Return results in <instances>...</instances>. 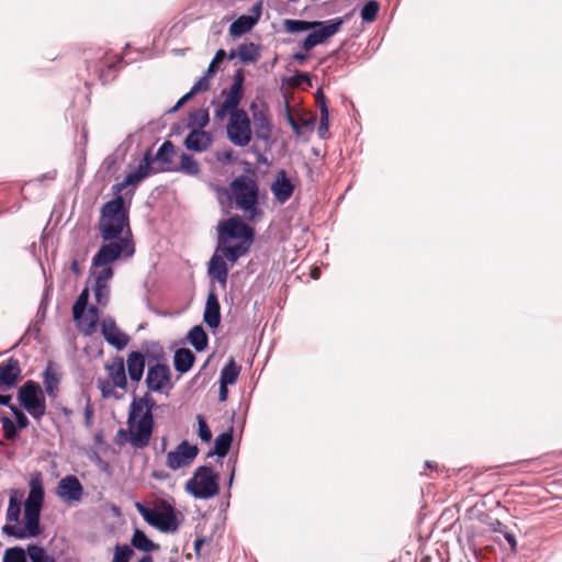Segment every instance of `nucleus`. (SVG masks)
Wrapping results in <instances>:
<instances>
[{
	"label": "nucleus",
	"mask_w": 562,
	"mask_h": 562,
	"mask_svg": "<svg viewBox=\"0 0 562 562\" xmlns=\"http://www.w3.org/2000/svg\"><path fill=\"white\" fill-rule=\"evenodd\" d=\"M29 485V496L24 502L23 527H20L19 522L24 492L16 488L10 491L9 504L5 514L7 524L2 527V532L16 539L35 538L42 533L40 518L44 502V487L40 472L32 475Z\"/></svg>",
	"instance_id": "1"
},
{
	"label": "nucleus",
	"mask_w": 562,
	"mask_h": 562,
	"mask_svg": "<svg viewBox=\"0 0 562 562\" xmlns=\"http://www.w3.org/2000/svg\"><path fill=\"white\" fill-rule=\"evenodd\" d=\"M229 201L240 210L248 221H255L262 215L259 206V184L256 170L247 164L245 172L238 175L229 183L226 191Z\"/></svg>",
	"instance_id": "2"
},
{
	"label": "nucleus",
	"mask_w": 562,
	"mask_h": 562,
	"mask_svg": "<svg viewBox=\"0 0 562 562\" xmlns=\"http://www.w3.org/2000/svg\"><path fill=\"white\" fill-rule=\"evenodd\" d=\"M128 225V217L124 207L122 195L106 202L101 207L98 228L104 240L122 238L124 228Z\"/></svg>",
	"instance_id": "3"
},
{
	"label": "nucleus",
	"mask_w": 562,
	"mask_h": 562,
	"mask_svg": "<svg viewBox=\"0 0 562 562\" xmlns=\"http://www.w3.org/2000/svg\"><path fill=\"white\" fill-rule=\"evenodd\" d=\"M143 519L162 532H175L179 528L176 509L165 499L143 503Z\"/></svg>",
	"instance_id": "4"
},
{
	"label": "nucleus",
	"mask_w": 562,
	"mask_h": 562,
	"mask_svg": "<svg viewBox=\"0 0 562 562\" xmlns=\"http://www.w3.org/2000/svg\"><path fill=\"white\" fill-rule=\"evenodd\" d=\"M85 55L88 75H94L103 85L115 78L117 65L123 63V57L106 52L88 50Z\"/></svg>",
	"instance_id": "5"
},
{
	"label": "nucleus",
	"mask_w": 562,
	"mask_h": 562,
	"mask_svg": "<svg viewBox=\"0 0 562 562\" xmlns=\"http://www.w3.org/2000/svg\"><path fill=\"white\" fill-rule=\"evenodd\" d=\"M218 475L210 465L195 469L186 483V491L196 499H210L218 493Z\"/></svg>",
	"instance_id": "6"
},
{
	"label": "nucleus",
	"mask_w": 562,
	"mask_h": 562,
	"mask_svg": "<svg viewBox=\"0 0 562 562\" xmlns=\"http://www.w3.org/2000/svg\"><path fill=\"white\" fill-rule=\"evenodd\" d=\"M18 401L36 422H41L46 415L45 392L36 381L27 380L20 386Z\"/></svg>",
	"instance_id": "7"
},
{
	"label": "nucleus",
	"mask_w": 562,
	"mask_h": 562,
	"mask_svg": "<svg viewBox=\"0 0 562 562\" xmlns=\"http://www.w3.org/2000/svg\"><path fill=\"white\" fill-rule=\"evenodd\" d=\"M255 232L251 226L246 224L238 215L223 220L217 225V248L227 245L232 239H240L239 243L251 244Z\"/></svg>",
	"instance_id": "8"
},
{
	"label": "nucleus",
	"mask_w": 562,
	"mask_h": 562,
	"mask_svg": "<svg viewBox=\"0 0 562 562\" xmlns=\"http://www.w3.org/2000/svg\"><path fill=\"white\" fill-rule=\"evenodd\" d=\"M114 442L124 446L127 442L135 448H140V400L134 396L127 419V428L117 430Z\"/></svg>",
	"instance_id": "9"
},
{
	"label": "nucleus",
	"mask_w": 562,
	"mask_h": 562,
	"mask_svg": "<svg viewBox=\"0 0 562 562\" xmlns=\"http://www.w3.org/2000/svg\"><path fill=\"white\" fill-rule=\"evenodd\" d=\"M227 137L232 144L238 147H245L249 144L252 136L251 123L246 111L232 113L227 126Z\"/></svg>",
	"instance_id": "10"
},
{
	"label": "nucleus",
	"mask_w": 562,
	"mask_h": 562,
	"mask_svg": "<svg viewBox=\"0 0 562 562\" xmlns=\"http://www.w3.org/2000/svg\"><path fill=\"white\" fill-rule=\"evenodd\" d=\"M134 245L127 238H119L116 241L102 245L92 259L94 267L108 266L121 255L126 257L134 254Z\"/></svg>",
	"instance_id": "11"
},
{
	"label": "nucleus",
	"mask_w": 562,
	"mask_h": 562,
	"mask_svg": "<svg viewBox=\"0 0 562 562\" xmlns=\"http://www.w3.org/2000/svg\"><path fill=\"white\" fill-rule=\"evenodd\" d=\"M145 383L149 392L168 396L173 389L170 367L167 363L150 366L147 370Z\"/></svg>",
	"instance_id": "12"
},
{
	"label": "nucleus",
	"mask_w": 562,
	"mask_h": 562,
	"mask_svg": "<svg viewBox=\"0 0 562 562\" xmlns=\"http://www.w3.org/2000/svg\"><path fill=\"white\" fill-rule=\"evenodd\" d=\"M176 155L175 145L171 140H165L158 148L154 160L159 165L160 171L175 172L176 161L173 156ZM153 158L150 151L143 154V178L147 176V169L149 168Z\"/></svg>",
	"instance_id": "13"
},
{
	"label": "nucleus",
	"mask_w": 562,
	"mask_h": 562,
	"mask_svg": "<svg viewBox=\"0 0 562 562\" xmlns=\"http://www.w3.org/2000/svg\"><path fill=\"white\" fill-rule=\"evenodd\" d=\"M317 23H321L322 25H318L316 29H312V32L304 38L302 43V48L306 52L316 45L322 44L326 38L336 34L340 26L344 24V19L336 18L328 21H317Z\"/></svg>",
	"instance_id": "14"
},
{
	"label": "nucleus",
	"mask_w": 562,
	"mask_h": 562,
	"mask_svg": "<svg viewBox=\"0 0 562 562\" xmlns=\"http://www.w3.org/2000/svg\"><path fill=\"white\" fill-rule=\"evenodd\" d=\"M198 453L199 448L196 445H190L187 440H182L173 451L167 454L166 464L169 469L176 471L190 464Z\"/></svg>",
	"instance_id": "15"
},
{
	"label": "nucleus",
	"mask_w": 562,
	"mask_h": 562,
	"mask_svg": "<svg viewBox=\"0 0 562 562\" xmlns=\"http://www.w3.org/2000/svg\"><path fill=\"white\" fill-rule=\"evenodd\" d=\"M244 81L245 76L241 69H237L233 77V83L228 89L222 90V95L225 97L223 103L228 106L233 113L245 111L239 108L244 97Z\"/></svg>",
	"instance_id": "16"
},
{
	"label": "nucleus",
	"mask_w": 562,
	"mask_h": 562,
	"mask_svg": "<svg viewBox=\"0 0 562 562\" xmlns=\"http://www.w3.org/2000/svg\"><path fill=\"white\" fill-rule=\"evenodd\" d=\"M106 370L111 381L99 380L98 382L103 396L110 395L112 386H119L122 389L126 386V374L123 358H115L111 364L106 366Z\"/></svg>",
	"instance_id": "17"
},
{
	"label": "nucleus",
	"mask_w": 562,
	"mask_h": 562,
	"mask_svg": "<svg viewBox=\"0 0 562 562\" xmlns=\"http://www.w3.org/2000/svg\"><path fill=\"white\" fill-rule=\"evenodd\" d=\"M101 334L111 346L123 350L130 344V336L122 331L111 317L103 318L100 323Z\"/></svg>",
	"instance_id": "18"
},
{
	"label": "nucleus",
	"mask_w": 562,
	"mask_h": 562,
	"mask_svg": "<svg viewBox=\"0 0 562 562\" xmlns=\"http://www.w3.org/2000/svg\"><path fill=\"white\" fill-rule=\"evenodd\" d=\"M21 372L20 361L14 357L0 362V391L13 389L21 379Z\"/></svg>",
	"instance_id": "19"
},
{
	"label": "nucleus",
	"mask_w": 562,
	"mask_h": 562,
	"mask_svg": "<svg viewBox=\"0 0 562 562\" xmlns=\"http://www.w3.org/2000/svg\"><path fill=\"white\" fill-rule=\"evenodd\" d=\"M56 493L65 502H79L83 487L77 476L66 475L58 482Z\"/></svg>",
	"instance_id": "20"
},
{
	"label": "nucleus",
	"mask_w": 562,
	"mask_h": 562,
	"mask_svg": "<svg viewBox=\"0 0 562 562\" xmlns=\"http://www.w3.org/2000/svg\"><path fill=\"white\" fill-rule=\"evenodd\" d=\"M203 321L212 329L218 327L221 323V305L214 284L211 285L206 297Z\"/></svg>",
	"instance_id": "21"
},
{
	"label": "nucleus",
	"mask_w": 562,
	"mask_h": 562,
	"mask_svg": "<svg viewBox=\"0 0 562 562\" xmlns=\"http://www.w3.org/2000/svg\"><path fill=\"white\" fill-rule=\"evenodd\" d=\"M254 15L243 14L238 16L231 25H229V34L233 37H239L246 33H248L259 21L261 14V4L257 3L252 8Z\"/></svg>",
	"instance_id": "22"
},
{
	"label": "nucleus",
	"mask_w": 562,
	"mask_h": 562,
	"mask_svg": "<svg viewBox=\"0 0 562 562\" xmlns=\"http://www.w3.org/2000/svg\"><path fill=\"white\" fill-rule=\"evenodd\" d=\"M250 110L252 112L255 134L257 138L269 140L272 133V126L268 110H259L255 103L251 104Z\"/></svg>",
	"instance_id": "23"
},
{
	"label": "nucleus",
	"mask_w": 562,
	"mask_h": 562,
	"mask_svg": "<svg viewBox=\"0 0 562 562\" xmlns=\"http://www.w3.org/2000/svg\"><path fill=\"white\" fill-rule=\"evenodd\" d=\"M156 402L153 396L147 392L143 394V447L147 446L154 428L153 408Z\"/></svg>",
	"instance_id": "24"
},
{
	"label": "nucleus",
	"mask_w": 562,
	"mask_h": 562,
	"mask_svg": "<svg viewBox=\"0 0 562 562\" xmlns=\"http://www.w3.org/2000/svg\"><path fill=\"white\" fill-rule=\"evenodd\" d=\"M271 191L277 201L280 203L286 202L293 194L294 184L286 177L284 170H280L277 175L276 180L271 184Z\"/></svg>",
	"instance_id": "25"
},
{
	"label": "nucleus",
	"mask_w": 562,
	"mask_h": 562,
	"mask_svg": "<svg viewBox=\"0 0 562 562\" xmlns=\"http://www.w3.org/2000/svg\"><path fill=\"white\" fill-rule=\"evenodd\" d=\"M212 144V135L200 128H193L186 137L184 145L187 149L202 153Z\"/></svg>",
	"instance_id": "26"
},
{
	"label": "nucleus",
	"mask_w": 562,
	"mask_h": 562,
	"mask_svg": "<svg viewBox=\"0 0 562 562\" xmlns=\"http://www.w3.org/2000/svg\"><path fill=\"white\" fill-rule=\"evenodd\" d=\"M217 252L218 251H215V254L211 257L207 272L212 279H215L218 283L225 286L227 283L228 267L224 260V256L218 255Z\"/></svg>",
	"instance_id": "27"
},
{
	"label": "nucleus",
	"mask_w": 562,
	"mask_h": 562,
	"mask_svg": "<svg viewBox=\"0 0 562 562\" xmlns=\"http://www.w3.org/2000/svg\"><path fill=\"white\" fill-rule=\"evenodd\" d=\"M238 57L244 64L256 63L260 58V46L255 43H243L237 46V49H232L227 57L234 59Z\"/></svg>",
	"instance_id": "28"
},
{
	"label": "nucleus",
	"mask_w": 562,
	"mask_h": 562,
	"mask_svg": "<svg viewBox=\"0 0 562 562\" xmlns=\"http://www.w3.org/2000/svg\"><path fill=\"white\" fill-rule=\"evenodd\" d=\"M76 321L78 323L79 330L83 335H86V336L92 335L95 331L97 325H98V322H99V311H98V307L91 305L88 308L87 313L85 311L83 315L79 319H76Z\"/></svg>",
	"instance_id": "29"
},
{
	"label": "nucleus",
	"mask_w": 562,
	"mask_h": 562,
	"mask_svg": "<svg viewBox=\"0 0 562 562\" xmlns=\"http://www.w3.org/2000/svg\"><path fill=\"white\" fill-rule=\"evenodd\" d=\"M195 361L194 353L188 348H179L173 356L175 370L180 373H187L191 370Z\"/></svg>",
	"instance_id": "30"
},
{
	"label": "nucleus",
	"mask_w": 562,
	"mask_h": 562,
	"mask_svg": "<svg viewBox=\"0 0 562 562\" xmlns=\"http://www.w3.org/2000/svg\"><path fill=\"white\" fill-rule=\"evenodd\" d=\"M233 427L222 432L215 438L214 450L207 453V457L217 456L224 458L231 450L233 443Z\"/></svg>",
	"instance_id": "31"
},
{
	"label": "nucleus",
	"mask_w": 562,
	"mask_h": 562,
	"mask_svg": "<svg viewBox=\"0 0 562 562\" xmlns=\"http://www.w3.org/2000/svg\"><path fill=\"white\" fill-rule=\"evenodd\" d=\"M42 378L45 393L50 398H55L59 391L60 378L52 364L47 366V368L42 373Z\"/></svg>",
	"instance_id": "32"
},
{
	"label": "nucleus",
	"mask_w": 562,
	"mask_h": 562,
	"mask_svg": "<svg viewBox=\"0 0 562 562\" xmlns=\"http://www.w3.org/2000/svg\"><path fill=\"white\" fill-rule=\"evenodd\" d=\"M187 339L198 352L205 350L207 347L209 337L201 325L193 326L189 330Z\"/></svg>",
	"instance_id": "33"
},
{
	"label": "nucleus",
	"mask_w": 562,
	"mask_h": 562,
	"mask_svg": "<svg viewBox=\"0 0 562 562\" xmlns=\"http://www.w3.org/2000/svg\"><path fill=\"white\" fill-rule=\"evenodd\" d=\"M251 244L246 243H238L234 246H221L220 250L222 252V256L226 258L232 263H235L241 256L246 255L249 250Z\"/></svg>",
	"instance_id": "34"
},
{
	"label": "nucleus",
	"mask_w": 562,
	"mask_h": 562,
	"mask_svg": "<svg viewBox=\"0 0 562 562\" xmlns=\"http://www.w3.org/2000/svg\"><path fill=\"white\" fill-rule=\"evenodd\" d=\"M181 171L189 176H196L200 171V165L198 160L189 154L182 153L180 156V164L176 162V171Z\"/></svg>",
	"instance_id": "35"
},
{
	"label": "nucleus",
	"mask_w": 562,
	"mask_h": 562,
	"mask_svg": "<svg viewBox=\"0 0 562 562\" xmlns=\"http://www.w3.org/2000/svg\"><path fill=\"white\" fill-rule=\"evenodd\" d=\"M240 373V367L231 358L221 370L220 383L235 384Z\"/></svg>",
	"instance_id": "36"
},
{
	"label": "nucleus",
	"mask_w": 562,
	"mask_h": 562,
	"mask_svg": "<svg viewBox=\"0 0 562 562\" xmlns=\"http://www.w3.org/2000/svg\"><path fill=\"white\" fill-rule=\"evenodd\" d=\"M210 122V114L206 108H200L189 113L188 126L193 128L203 130Z\"/></svg>",
	"instance_id": "37"
},
{
	"label": "nucleus",
	"mask_w": 562,
	"mask_h": 562,
	"mask_svg": "<svg viewBox=\"0 0 562 562\" xmlns=\"http://www.w3.org/2000/svg\"><path fill=\"white\" fill-rule=\"evenodd\" d=\"M321 23L317 21H305V20H291L288 19L284 21V29L289 33H297V32H306L312 29H316Z\"/></svg>",
	"instance_id": "38"
},
{
	"label": "nucleus",
	"mask_w": 562,
	"mask_h": 562,
	"mask_svg": "<svg viewBox=\"0 0 562 562\" xmlns=\"http://www.w3.org/2000/svg\"><path fill=\"white\" fill-rule=\"evenodd\" d=\"M26 552L31 562H56L53 555L48 554L43 547L37 544H29Z\"/></svg>",
	"instance_id": "39"
},
{
	"label": "nucleus",
	"mask_w": 562,
	"mask_h": 562,
	"mask_svg": "<svg viewBox=\"0 0 562 562\" xmlns=\"http://www.w3.org/2000/svg\"><path fill=\"white\" fill-rule=\"evenodd\" d=\"M128 373L132 380H140V350L131 352L127 359Z\"/></svg>",
	"instance_id": "40"
},
{
	"label": "nucleus",
	"mask_w": 562,
	"mask_h": 562,
	"mask_svg": "<svg viewBox=\"0 0 562 562\" xmlns=\"http://www.w3.org/2000/svg\"><path fill=\"white\" fill-rule=\"evenodd\" d=\"M380 4L375 0L368 1L361 9V19L366 23L373 22L379 13Z\"/></svg>",
	"instance_id": "41"
},
{
	"label": "nucleus",
	"mask_w": 562,
	"mask_h": 562,
	"mask_svg": "<svg viewBox=\"0 0 562 562\" xmlns=\"http://www.w3.org/2000/svg\"><path fill=\"white\" fill-rule=\"evenodd\" d=\"M88 297H89V291L86 288L80 293V295L78 296L77 301L75 302V304L72 306V314H74L75 319H79L83 315V312L86 311L87 305H88Z\"/></svg>",
	"instance_id": "42"
},
{
	"label": "nucleus",
	"mask_w": 562,
	"mask_h": 562,
	"mask_svg": "<svg viewBox=\"0 0 562 562\" xmlns=\"http://www.w3.org/2000/svg\"><path fill=\"white\" fill-rule=\"evenodd\" d=\"M140 180V165L130 173L122 182L113 186L115 194L121 193L127 186L134 184Z\"/></svg>",
	"instance_id": "43"
},
{
	"label": "nucleus",
	"mask_w": 562,
	"mask_h": 562,
	"mask_svg": "<svg viewBox=\"0 0 562 562\" xmlns=\"http://www.w3.org/2000/svg\"><path fill=\"white\" fill-rule=\"evenodd\" d=\"M93 292L97 303L101 306H105L110 299L109 285L94 283Z\"/></svg>",
	"instance_id": "44"
},
{
	"label": "nucleus",
	"mask_w": 562,
	"mask_h": 562,
	"mask_svg": "<svg viewBox=\"0 0 562 562\" xmlns=\"http://www.w3.org/2000/svg\"><path fill=\"white\" fill-rule=\"evenodd\" d=\"M1 425L3 437L8 440H13L18 436V427L8 416L1 417Z\"/></svg>",
	"instance_id": "45"
},
{
	"label": "nucleus",
	"mask_w": 562,
	"mask_h": 562,
	"mask_svg": "<svg viewBox=\"0 0 562 562\" xmlns=\"http://www.w3.org/2000/svg\"><path fill=\"white\" fill-rule=\"evenodd\" d=\"M198 420V435L203 442H210L212 439V431L202 415L196 416Z\"/></svg>",
	"instance_id": "46"
},
{
	"label": "nucleus",
	"mask_w": 562,
	"mask_h": 562,
	"mask_svg": "<svg viewBox=\"0 0 562 562\" xmlns=\"http://www.w3.org/2000/svg\"><path fill=\"white\" fill-rule=\"evenodd\" d=\"M25 555H27L26 550L20 547L9 548L4 552L3 562H20Z\"/></svg>",
	"instance_id": "47"
},
{
	"label": "nucleus",
	"mask_w": 562,
	"mask_h": 562,
	"mask_svg": "<svg viewBox=\"0 0 562 562\" xmlns=\"http://www.w3.org/2000/svg\"><path fill=\"white\" fill-rule=\"evenodd\" d=\"M100 269L94 271V283L108 284L113 277V270L109 266L99 267Z\"/></svg>",
	"instance_id": "48"
},
{
	"label": "nucleus",
	"mask_w": 562,
	"mask_h": 562,
	"mask_svg": "<svg viewBox=\"0 0 562 562\" xmlns=\"http://www.w3.org/2000/svg\"><path fill=\"white\" fill-rule=\"evenodd\" d=\"M226 52L222 48H220L213 59L211 60L207 69L205 72H207V76H214L216 74V70H217V66L218 64H221L225 58H226Z\"/></svg>",
	"instance_id": "49"
},
{
	"label": "nucleus",
	"mask_w": 562,
	"mask_h": 562,
	"mask_svg": "<svg viewBox=\"0 0 562 562\" xmlns=\"http://www.w3.org/2000/svg\"><path fill=\"white\" fill-rule=\"evenodd\" d=\"M132 553L128 546H116L112 562H128Z\"/></svg>",
	"instance_id": "50"
},
{
	"label": "nucleus",
	"mask_w": 562,
	"mask_h": 562,
	"mask_svg": "<svg viewBox=\"0 0 562 562\" xmlns=\"http://www.w3.org/2000/svg\"><path fill=\"white\" fill-rule=\"evenodd\" d=\"M9 408L11 409L12 414L15 417V425L18 428L24 429L30 425L29 418L20 408H18L15 405H9Z\"/></svg>",
	"instance_id": "51"
},
{
	"label": "nucleus",
	"mask_w": 562,
	"mask_h": 562,
	"mask_svg": "<svg viewBox=\"0 0 562 562\" xmlns=\"http://www.w3.org/2000/svg\"><path fill=\"white\" fill-rule=\"evenodd\" d=\"M212 76H207V72H205L193 86V92H201V91H207L211 87L210 78Z\"/></svg>",
	"instance_id": "52"
},
{
	"label": "nucleus",
	"mask_w": 562,
	"mask_h": 562,
	"mask_svg": "<svg viewBox=\"0 0 562 562\" xmlns=\"http://www.w3.org/2000/svg\"><path fill=\"white\" fill-rule=\"evenodd\" d=\"M315 99H316V104L319 109V114H327L329 113V109H328V105H327V100H326V97L323 92L322 89H317L316 91V94H315Z\"/></svg>",
	"instance_id": "53"
},
{
	"label": "nucleus",
	"mask_w": 562,
	"mask_h": 562,
	"mask_svg": "<svg viewBox=\"0 0 562 562\" xmlns=\"http://www.w3.org/2000/svg\"><path fill=\"white\" fill-rule=\"evenodd\" d=\"M329 128V113L327 114H321L319 125H318V136L322 139H325L327 137Z\"/></svg>",
	"instance_id": "54"
},
{
	"label": "nucleus",
	"mask_w": 562,
	"mask_h": 562,
	"mask_svg": "<svg viewBox=\"0 0 562 562\" xmlns=\"http://www.w3.org/2000/svg\"><path fill=\"white\" fill-rule=\"evenodd\" d=\"M232 113L233 111L228 106H225V104L222 102L220 108L214 112V119L223 120L226 114H229V117H232Z\"/></svg>",
	"instance_id": "55"
},
{
	"label": "nucleus",
	"mask_w": 562,
	"mask_h": 562,
	"mask_svg": "<svg viewBox=\"0 0 562 562\" xmlns=\"http://www.w3.org/2000/svg\"><path fill=\"white\" fill-rule=\"evenodd\" d=\"M93 413H94L93 406L90 403V401L88 400V402L85 406V420H86L87 427H91V425H92Z\"/></svg>",
	"instance_id": "56"
},
{
	"label": "nucleus",
	"mask_w": 562,
	"mask_h": 562,
	"mask_svg": "<svg viewBox=\"0 0 562 562\" xmlns=\"http://www.w3.org/2000/svg\"><path fill=\"white\" fill-rule=\"evenodd\" d=\"M490 528H491L492 531L498 532V533H502V535L507 530V526L504 525L498 519H495L492 522H490Z\"/></svg>",
	"instance_id": "57"
},
{
	"label": "nucleus",
	"mask_w": 562,
	"mask_h": 562,
	"mask_svg": "<svg viewBox=\"0 0 562 562\" xmlns=\"http://www.w3.org/2000/svg\"><path fill=\"white\" fill-rule=\"evenodd\" d=\"M505 540L507 541V543L509 544L510 547V550L512 551H516L517 550V541H516V537L513 532L508 531V529L503 533Z\"/></svg>",
	"instance_id": "58"
},
{
	"label": "nucleus",
	"mask_w": 562,
	"mask_h": 562,
	"mask_svg": "<svg viewBox=\"0 0 562 562\" xmlns=\"http://www.w3.org/2000/svg\"><path fill=\"white\" fill-rule=\"evenodd\" d=\"M157 547V544L143 533V552H150Z\"/></svg>",
	"instance_id": "59"
},
{
	"label": "nucleus",
	"mask_w": 562,
	"mask_h": 562,
	"mask_svg": "<svg viewBox=\"0 0 562 562\" xmlns=\"http://www.w3.org/2000/svg\"><path fill=\"white\" fill-rule=\"evenodd\" d=\"M295 79L297 85L305 82L308 86H312V80L307 72H296Z\"/></svg>",
	"instance_id": "60"
},
{
	"label": "nucleus",
	"mask_w": 562,
	"mask_h": 562,
	"mask_svg": "<svg viewBox=\"0 0 562 562\" xmlns=\"http://www.w3.org/2000/svg\"><path fill=\"white\" fill-rule=\"evenodd\" d=\"M140 543H142V540H140V529L139 528H135L134 533H133V538H132V544H133V547L135 549L140 550Z\"/></svg>",
	"instance_id": "61"
},
{
	"label": "nucleus",
	"mask_w": 562,
	"mask_h": 562,
	"mask_svg": "<svg viewBox=\"0 0 562 562\" xmlns=\"http://www.w3.org/2000/svg\"><path fill=\"white\" fill-rule=\"evenodd\" d=\"M228 397L227 384L220 383L218 401L225 402Z\"/></svg>",
	"instance_id": "62"
},
{
	"label": "nucleus",
	"mask_w": 562,
	"mask_h": 562,
	"mask_svg": "<svg viewBox=\"0 0 562 562\" xmlns=\"http://www.w3.org/2000/svg\"><path fill=\"white\" fill-rule=\"evenodd\" d=\"M236 459L233 460L232 458L228 459L227 461V468H231L232 470V473H231V476H229V481H228V485L232 486L233 484V480H234V476H235V470H236Z\"/></svg>",
	"instance_id": "63"
},
{
	"label": "nucleus",
	"mask_w": 562,
	"mask_h": 562,
	"mask_svg": "<svg viewBox=\"0 0 562 562\" xmlns=\"http://www.w3.org/2000/svg\"><path fill=\"white\" fill-rule=\"evenodd\" d=\"M288 122L289 124L291 125L292 130L296 133V134H300V124L291 116L289 115L288 116Z\"/></svg>",
	"instance_id": "64"
}]
</instances>
